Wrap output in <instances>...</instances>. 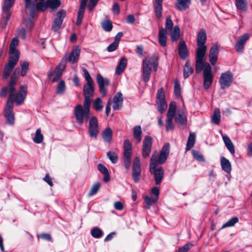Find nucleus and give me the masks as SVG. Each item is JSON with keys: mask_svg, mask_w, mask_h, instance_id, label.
Instances as JSON below:
<instances>
[{"mask_svg": "<svg viewBox=\"0 0 252 252\" xmlns=\"http://www.w3.org/2000/svg\"><path fill=\"white\" fill-rule=\"evenodd\" d=\"M207 41V35L204 29H201L196 38L197 48L195 51V63H204L206 60L207 49L205 43Z\"/></svg>", "mask_w": 252, "mask_h": 252, "instance_id": "1", "label": "nucleus"}, {"mask_svg": "<svg viewBox=\"0 0 252 252\" xmlns=\"http://www.w3.org/2000/svg\"><path fill=\"white\" fill-rule=\"evenodd\" d=\"M91 104L84 102L83 106L81 104L77 105L74 108V114L76 121L82 125L84 121H87L91 116Z\"/></svg>", "mask_w": 252, "mask_h": 252, "instance_id": "2", "label": "nucleus"}, {"mask_svg": "<svg viewBox=\"0 0 252 252\" xmlns=\"http://www.w3.org/2000/svg\"><path fill=\"white\" fill-rule=\"evenodd\" d=\"M196 72L199 73L203 70V85L205 90H208L213 82V75L210 64H196Z\"/></svg>", "mask_w": 252, "mask_h": 252, "instance_id": "3", "label": "nucleus"}, {"mask_svg": "<svg viewBox=\"0 0 252 252\" xmlns=\"http://www.w3.org/2000/svg\"><path fill=\"white\" fill-rule=\"evenodd\" d=\"M157 158H158V153L157 152H155L151 158L150 171L152 174H154L156 184L157 185H159L164 176V170L162 167H159L156 169L157 166Z\"/></svg>", "mask_w": 252, "mask_h": 252, "instance_id": "4", "label": "nucleus"}, {"mask_svg": "<svg viewBox=\"0 0 252 252\" xmlns=\"http://www.w3.org/2000/svg\"><path fill=\"white\" fill-rule=\"evenodd\" d=\"M15 0H4L2 6V18L0 25L2 28H5L11 16L10 9L13 5Z\"/></svg>", "mask_w": 252, "mask_h": 252, "instance_id": "5", "label": "nucleus"}, {"mask_svg": "<svg viewBox=\"0 0 252 252\" xmlns=\"http://www.w3.org/2000/svg\"><path fill=\"white\" fill-rule=\"evenodd\" d=\"M20 69L16 68L14 71L13 74L10 78V80L8 84V90L9 92V96L7 102L14 103V96L15 91V85L17 83V78L19 75Z\"/></svg>", "mask_w": 252, "mask_h": 252, "instance_id": "6", "label": "nucleus"}, {"mask_svg": "<svg viewBox=\"0 0 252 252\" xmlns=\"http://www.w3.org/2000/svg\"><path fill=\"white\" fill-rule=\"evenodd\" d=\"M99 132V125L96 117H92L89 122L88 133L89 136L94 140L97 139Z\"/></svg>", "mask_w": 252, "mask_h": 252, "instance_id": "7", "label": "nucleus"}, {"mask_svg": "<svg viewBox=\"0 0 252 252\" xmlns=\"http://www.w3.org/2000/svg\"><path fill=\"white\" fill-rule=\"evenodd\" d=\"M175 109L176 103L174 102H171L167 114V118L166 120V131L172 130L174 129V125L173 122V119L175 115Z\"/></svg>", "mask_w": 252, "mask_h": 252, "instance_id": "8", "label": "nucleus"}, {"mask_svg": "<svg viewBox=\"0 0 252 252\" xmlns=\"http://www.w3.org/2000/svg\"><path fill=\"white\" fill-rule=\"evenodd\" d=\"M141 175V161L140 158L136 157L133 160L132 176L133 181L137 183L139 182Z\"/></svg>", "mask_w": 252, "mask_h": 252, "instance_id": "9", "label": "nucleus"}, {"mask_svg": "<svg viewBox=\"0 0 252 252\" xmlns=\"http://www.w3.org/2000/svg\"><path fill=\"white\" fill-rule=\"evenodd\" d=\"M233 81V74L229 71L222 73L219 80V83L222 89L229 88Z\"/></svg>", "mask_w": 252, "mask_h": 252, "instance_id": "10", "label": "nucleus"}, {"mask_svg": "<svg viewBox=\"0 0 252 252\" xmlns=\"http://www.w3.org/2000/svg\"><path fill=\"white\" fill-rule=\"evenodd\" d=\"M94 83H86L83 87L84 102L91 104L94 94Z\"/></svg>", "mask_w": 252, "mask_h": 252, "instance_id": "11", "label": "nucleus"}, {"mask_svg": "<svg viewBox=\"0 0 252 252\" xmlns=\"http://www.w3.org/2000/svg\"><path fill=\"white\" fill-rule=\"evenodd\" d=\"M65 68V64H59L54 71H50L48 73V78L51 79L52 82H57L61 78Z\"/></svg>", "mask_w": 252, "mask_h": 252, "instance_id": "12", "label": "nucleus"}, {"mask_svg": "<svg viewBox=\"0 0 252 252\" xmlns=\"http://www.w3.org/2000/svg\"><path fill=\"white\" fill-rule=\"evenodd\" d=\"M175 121L178 126H186L187 125V117L185 112L182 108L175 109Z\"/></svg>", "mask_w": 252, "mask_h": 252, "instance_id": "13", "label": "nucleus"}, {"mask_svg": "<svg viewBox=\"0 0 252 252\" xmlns=\"http://www.w3.org/2000/svg\"><path fill=\"white\" fill-rule=\"evenodd\" d=\"M14 107V103H6L4 109V116L6 119V124L9 125H12L15 122L14 114L12 112Z\"/></svg>", "mask_w": 252, "mask_h": 252, "instance_id": "14", "label": "nucleus"}, {"mask_svg": "<svg viewBox=\"0 0 252 252\" xmlns=\"http://www.w3.org/2000/svg\"><path fill=\"white\" fill-rule=\"evenodd\" d=\"M152 144V138L149 135H146L143 140L142 152V157L144 158H146L149 156L151 152Z\"/></svg>", "mask_w": 252, "mask_h": 252, "instance_id": "15", "label": "nucleus"}, {"mask_svg": "<svg viewBox=\"0 0 252 252\" xmlns=\"http://www.w3.org/2000/svg\"><path fill=\"white\" fill-rule=\"evenodd\" d=\"M96 80L100 94L103 96H105L107 94L105 87L109 85V80L106 78L103 77L100 74L96 75Z\"/></svg>", "mask_w": 252, "mask_h": 252, "instance_id": "16", "label": "nucleus"}, {"mask_svg": "<svg viewBox=\"0 0 252 252\" xmlns=\"http://www.w3.org/2000/svg\"><path fill=\"white\" fill-rule=\"evenodd\" d=\"M27 86L23 85L20 87L17 94H14V102L15 101L17 105L23 103L27 95Z\"/></svg>", "mask_w": 252, "mask_h": 252, "instance_id": "17", "label": "nucleus"}, {"mask_svg": "<svg viewBox=\"0 0 252 252\" xmlns=\"http://www.w3.org/2000/svg\"><path fill=\"white\" fill-rule=\"evenodd\" d=\"M80 53V49L79 47L76 46L73 48L70 54H66L64 59L65 61L75 63L78 62Z\"/></svg>", "mask_w": 252, "mask_h": 252, "instance_id": "18", "label": "nucleus"}, {"mask_svg": "<svg viewBox=\"0 0 252 252\" xmlns=\"http://www.w3.org/2000/svg\"><path fill=\"white\" fill-rule=\"evenodd\" d=\"M65 15L66 13L63 10H60L58 12L52 26V29L54 31H57L61 28Z\"/></svg>", "mask_w": 252, "mask_h": 252, "instance_id": "19", "label": "nucleus"}, {"mask_svg": "<svg viewBox=\"0 0 252 252\" xmlns=\"http://www.w3.org/2000/svg\"><path fill=\"white\" fill-rule=\"evenodd\" d=\"M250 38L248 33H245L239 37L236 42L235 47L237 52L242 53L244 50L245 44Z\"/></svg>", "mask_w": 252, "mask_h": 252, "instance_id": "20", "label": "nucleus"}, {"mask_svg": "<svg viewBox=\"0 0 252 252\" xmlns=\"http://www.w3.org/2000/svg\"><path fill=\"white\" fill-rule=\"evenodd\" d=\"M123 99L122 94L118 92L114 96L113 109L115 110H120L123 106Z\"/></svg>", "mask_w": 252, "mask_h": 252, "instance_id": "21", "label": "nucleus"}, {"mask_svg": "<svg viewBox=\"0 0 252 252\" xmlns=\"http://www.w3.org/2000/svg\"><path fill=\"white\" fill-rule=\"evenodd\" d=\"M178 51L180 57L182 59L185 60L187 58L188 55V51L187 45L184 41L182 40L179 42Z\"/></svg>", "mask_w": 252, "mask_h": 252, "instance_id": "22", "label": "nucleus"}, {"mask_svg": "<svg viewBox=\"0 0 252 252\" xmlns=\"http://www.w3.org/2000/svg\"><path fill=\"white\" fill-rule=\"evenodd\" d=\"M163 0H155L154 8L157 18L160 19L162 17Z\"/></svg>", "mask_w": 252, "mask_h": 252, "instance_id": "23", "label": "nucleus"}, {"mask_svg": "<svg viewBox=\"0 0 252 252\" xmlns=\"http://www.w3.org/2000/svg\"><path fill=\"white\" fill-rule=\"evenodd\" d=\"M219 54V48L217 45L212 46L209 51V58L211 63H216Z\"/></svg>", "mask_w": 252, "mask_h": 252, "instance_id": "24", "label": "nucleus"}, {"mask_svg": "<svg viewBox=\"0 0 252 252\" xmlns=\"http://www.w3.org/2000/svg\"><path fill=\"white\" fill-rule=\"evenodd\" d=\"M113 137L112 130L110 127L105 128L101 132V137L106 143H110Z\"/></svg>", "mask_w": 252, "mask_h": 252, "instance_id": "25", "label": "nucleus"}, {"mask_svg": "<svg viewBox=\"0 0 252 252\" xmlns=\"http://www.w3.org/2000/svg\"><path fill=\"white\" fill-rule=\"evenodd\" d=\"M153 64H143V77L145 82H148L150 78Z\"/></svg>", "mask_w": 252, "mask_h": 252, "instance_id": "26", "label": "nucleus"}, {"mask_svg": "<svg viewBox=\"0 0 252 252\" xmlns=\"http://www.w3.org/2000/svg\"><path fill=\"white\" fill-rule=\"evenodd\" d=\"M220 165L222 169L227 173L231 171V164L228 159L222 157L220 158Z\"/></svg>", "mask_w": 252, "mask_h": 252, "instance_id": "27", "label": "nucleus"}, {"mask_svg": "<svg viewBox=\"0 0 252 252\" xmlns=\"http://www.w3.org/2000/svg\"><path fill=\"white\" fill-rule=\"evenodd\" d=\"M142 128L140 126H136L133 127V135L136 143H139L142 140Z\"/></svg>", "mask_w": 252, "mask_h": 252, "instance_id": "28", "label": "nucleus"}, {"mask_svg": "<svg viewBox=\"0 0 252 252\" xmlns=\"http://www.w3.org/2000/svg\"><path fill=\"white\" fill-rule=\"evenodd\" d=\"M190 4V0H177L176 8L180 11L186 10Z\"/></svg>", "mask_w": 252, "mask_h": 252, "instance_id": "29", "label": "nucleus"}, {"mask_svg": "<svg viewBox=\"0 0 252 252\" xmlns=\"http://www.w3.org/2000/svg\"><path fill=\"white\" fill-rule=\"evenodd\" d=\"M166 30L162 28L159 30L158 33L159 43L161 46L165 47L166 45Z\"/></svg>", "mask_w": 252, "mask_h": 252, "instance_id": "30", "label": "nucleus"}, {"mask_svg": "<svg viewBox=\"0 0 252 252\" xmlns=\"http://www.w3.org/2000/svg\"><path fill=\"white\" fill-rule=\"evenodd\" d=\"M8 63H16L19 59L20 52L18 50H9Z\"/></svg>", "mask_w": 252, "mask_h": 252, "instance_id": "31", "label": "nucleus"}, {"mask_svg": "<svg viewBox=\"0 0 252 252\" xmlns=\"http://www.w3.org/2000/svg\"><path fill=\"white\" fill-rule=\"evenodd\" d=\"M170 36L172 41L177 40L180 36V30L178 26L174 27L173 31L171 32Z\"/></svg>", "mask_w": 252, "mask_h": 252, "instance_id": "32", "label": "nucleus"}, {"mask_svg": "<svg viewBox=\"0 0 252 252\" xmlns=\"http://www.w3.org/2000/svg\"><path fill=\"white\" fill-rule=\"evenodd\" d=\"M195 140V134L194 133H190L188 137V142L186 145V151L189 150L193 147Z\"/></svg>", "mask_w": 252, "mask_h": 252, "instance_id": "33", "label": "nucleus"}, {"mask_svg": "<svg viewBox=\"0 0 252 252\" xmlns=\"http://www.w3.org/2000/svg\"><path fill=\"white\" fill-rule=\"evenodd\" d=\"M124 155H132V145L128 139L124 140Z\"/></svg>", "mask_w": 252, "mask_h": 252, "instance_id": "34", "label": "nucleus"}, {"mask_svg": "<svg viewBox=\"0 0 252 252\" xmlns=\"http://www.w3.org/2000/svg\"><path fill=\"white\" fill-rule=\"evenodd\" d=\"M15 64H7L5 65L3 74V78L4 79H6L9 76L14 67Z\"/></svg>", "mask_w": 252, "mask_h": 252, "instance_id": "35", "label": "nucleus"}, {"mask_svg": "<svg viewBox=\"0 0 252 252\" xmlns=\"http://www.w3.org/2000/svg\"><path fill=\"white\" fill-rule=\"evenodd\" d=\"M220 112L219 108H216L212 117V121L214 124L218 125L220 122Z\"/></svg>", "mask_w": 252, "mask_h": 252, "instance_id": "36", "label": "nucleus"}, {"mask_svg": "<svg viewBox=\"0 0 252 252\" xmlns=\"http://www.w3.org/2000/svg\"><path fill=\"white\" fill-rule=\"evenodd\" d=\"M193 68L190 64H185L184 68V77L185 79L188 78L193 72Z\"/></svg>", "mask_w": 252, "mask_h": 252, "instance_id": "37", "label": "nucleus"}, {"mask_svg": "<svg viewBox=\"0 0 252 252\" xmlns=\"http://www.w3.org/2000/svg\"><path fill=\"white\" fill-rule=\"evenodd\" d=\"M43 140V136L41 132L40 129H36L34 137L33 138V140L34 143L37 144L41 143Z\"/></svg>", "mask_w": 252, "mask_h": 252, "instance_id": "38", "label": "nucleus"}, {"mask_svg": "<svg viewBox=\"0 0 252 252\" xmlns=\"http://www.w3.org/2000/svg\"><path fill=\"white\" fill-rule=\"evenodd\" d=\"M158 111L161 113L165 111L167 108L165 100L157 101Z\"/></svg>", "mask_w": 252, "mask_h": 252, "instance_id": "39", "label": "nucleus"}, {"mask_svg": "<svg viewBox=\"0 0 252 252\" xmlns=\"http://www.w3.org/2000/svg\"><path fill=\"white\" fill-rule=\"evenodd\" d=\"M93 104L94 108L97 111H101L103 108L102 101L99 97L96 98L93 101Z\"/></svg>", "mask_w": 252, "mask_h": 252, "instance_id": "40", "label": "nucleus"}, {"mask_svg": "<svg viewBox=\"0 0 252 252\" xmlns=\"http://www.w3.org/2000/svg\"><path fill=\"white\" fill-rule=\"evenodd\" d=\"M47 3L49 7L51 9H56L60 5V0H47Z\"/></svg>", "mask_w": 252, "mask_h": 252, "instance_id": "41", "label": "nucleus"}, {"mask_svg": "<svg viewBox=\"0 0 252 252\" xmlns=\"http://www.w3.org/2000/svg\"><path fill=\"white\" fill-rule=\"evenodd\" d=\"M102 28L106 32H110L112 29V24L110 20H106L101 23Z\"/></svg>", "mask_w": 252, "mask_h": 252, "instance_id": "42", "label": "nucleus"}, {"mask_svg": "<svg viewBox=\"0 0 252 252\" xmlns=\"http://www.w3.org/2000/svg\"><path fill=\"white\" fill-rule=\"evenodd\" d=\"M174 93L177 98L181 97V86L177 80L174 81Z\"/></svg>", "mask_w": 252, "mask_h": 252, "instance_id": "43", "label": "nucleus"}, {"mask_svg": "<svg viewBox=\"0 0 252 252\" xmlns=\"http://www.w3.org/2000/svg\"><path fill=\"white\" fill-rule=\"evenodd\" d=\"M237 8L242 11L247 9V4L245 0H235Z\"/></svg>", "mask_w": 252, "mask_h": 252, "instance_id": "44", "label": "nucleus"}, {"mask_svg": "<svg viewBox=\"0 0 252 252\" xmlns=\"http://www.w3.org/2000/svg\"><path fill=\"white\" fill-rule=\"evenodd\" d=\"M239 221L237 217H233L228 220L226 223L223 224L221 228H224L227 227L233 226L235 223L238 222Z\"/></svg>", "mask_w": 252, "mask_h": 252, "instance_id": "45", "label": "nucleus"}, {"mask_svg": "<svg viewBox=\"0 0 252 252\" xmlns=\"http://www.w3.org/2000/svg\"><path fill=\"white\" fill-rule=\"evenodd\" d=\"M191 153H192L193 157L196 160H197L199 161H201V162H203L205 161V159H204L202 154L199 151H197L195 150H193L191 151Z\"/></svg>", "mask_w": 252, "mask_h": 252, "instance_id": "46", "label": "nucleus"}, {"mask_svg": "<svg viewBox=\"0 0 252 252\" xmlns=\"http://www.w3.org/2000/svg\"><path fill=\"white\" fill-rule=\"evenodd\" d=\"M65 90V82L63 80L60 81L57 86V93L58 94H63Z\"/></svg>", "mask_w": 252, "mask_h": 252, "instance_id": "47", "label": "nucleus"}, {"mask_svg": "<svg viewBox=\"0 0 252 252\" xmlns=\"http://www.w3.org/2000/svg\"><path fill=\"white\" fill-rule=\"evenodd\" d=\"M157 198H151L148 196H146L145 197V202L146 203V208L150 209L152 204L157 203Z\"/></svg>", "mask_w": 252, "mask_h": 252, "instance_id": "48", "label": "nucleus"}, {"mask_svg": "<svg viewBox=\"0 0 252 252\" xmlns=\"http://www.w3.org/2000/svg\"><path fill=\"white\" fill-rule=\"evenodd\" d=\"M91 235L95 238H99L102 236V232L99 228L94 227L91 230Z\"/></svg>", "mask_w": 252, "mask_h": 252, "instance_id": "49", "label": "nucleus"}, {"mask_svg": "<svg viewBox=\"0 0 252 252\" xmlns=\"http://www.w3.org/2000/svg\"><path fill=\"white\" fill-rule=\"evenodd\" d=\"M124 161L125 166L126 169H128L130 166L131 162V156L132 155H124Z\"/></svg>", "mask_w": 252, "mask_h": 252, "instance_id": "50", "label": "nucleus"}, {"mask_svg": "<svg viewBox=\"0 0 252 252\" xmlns=\"http://www.w3.org/2000/svg\"><path fill=\"white\" fill-rule=\"evenodd\" d=\"M100 186V184L99 183H96L94 184L91 188L89 192L88 195L91 196L95 194L98 190Z\"/></svg>", "mask_w": 252, "mask_h": 252, "instance_id": "51", "label": "nucleus"}, {"mask_svg": "<svg viewBox=\"0 0 252 252\" xmlns=\"http://www.w3.org/2000/svg\"><path fill=\"white\" fill-rule=\"evenodd\" d=\"M18 44H19V39H18V37H14L12 39L11 42L10 43L9 50H11V51L18 50L16 49V47H17V45H18Z\"/></svg>", "mask_w": 252, "mask_h": 252, "instance_id": "52", "label": "nucleus"}, {"mask_svg": "<svg viewBox=\"0 0 252 252\" xmlns=\"http://www.w3.org/2000/svg\"><path fill=\"white\" fill-rule=\"evenodd\" d=\"M107 155L113 163H115L118 160V156L114 152H109L107 153Z\"/></svg>", "mask_w": 252, "mask_h": 252, "instance_id": "53", "label": "nucleus"}, {"mask_svg": "<svg viewBox=\"0 0 252 252\" xmlns=\"http://www.w3.org/2000/svg\"><path fill=\"white\" fill-rule=\"evenodd\" d=\"M165 100V94L164 92L163 88H160L158 90L157 94V101L158 100Z\"/></svg>", "mask_w": 252, "mask_h": 252, "instance_id": "54", "label": "nucleus"}, {"mask_svg": "<svg viewBox=\"0 0 252 252\" xmlns=\"http://www.w3.org/2000/svg\"><path fill=\"white\" fill-rule=\"evenodd\" d=\"M48 7V6L47 3V1L46 2L40 1L38 2L36 5L37 9L40 11H44Z\"/></svg>", "mask_w": 252, "mask_h": 252, "instance_id": "55", "label": "nucleus"}, {"mask_svg": "<svg viewBox=\"0 0 252 252\" xmlns=\"http://www.w3.org/2000/svg\"><path fill=\"white\" fill-rule=\"evenodd\" d=\"M173 23L171 19L170 16L167 17L166 20L165 27L166 30L167 31H171L173 28Z\"/></svg>", "mask_w": 252, "mask_h": 252, "instance_id": "56", "label": "nucleus"}, {"mask_svg": "<svg viewBox=\"0 0 252 252\" xmlns=\"http://www.w3.org/2000/svg\"><path fill=\"white\" fill-rule=\"evenodd\" d=\"M18 68H19V67ZM19 69L20 68H19ZM28 69L29 64H21V68L20 69L19 74L20 73L22 76H24L26 74Z\"/></svg>", "mask_w": 252, "mask_h": 252, "instance_id": "57", "label": "nucleus"}, {"mask_svg": "<svg viewBox=\"0 0 252 252\" xmlns=\"http://www.w3.org/2000/svg\"><path fill=\"white\" fill-rule=\"evenodd\" d=\"M168 157V156L160 153L158 159V158H157V164H161L164 163L166 161Z\"/></svg>", "mask_w": 252, "mask_h": 252, "instance_id": "58", "label": "nucleus"}, {"mask_svg": "<svg viewBox=\"0 0 252 252\" xmlns=\"http://www.w3.org/2000/svg\"><path fill=\"white\" fill-rule=\"evenodd\" d=\"M169 149H170L169 144L166 143L162 147L160 153L168 156L169 154Z\"/></svg>", "mask_w": 252, "mask_h": 252, "instance_id": "59", "label": "nucleus"}, {"mask_svg": "<svg viewBox=\"0 0 252 252\" xmlns=\"http://www.w3.org/2000/svg\"><path fill=\"white\" fill-rule=\"evenodd\" d=\"M158 55L154 54L151 57H148L146 59V60L147 61L148 63H156L158 61Z\"/></svg>", "mask_w": 252, "mask_h": 252, "instance_id": "60", "label": "nucleus"}, {"mask_svg": "<svg viewBox=\"0 0 252 252\" xmlns=\"http://www.w3.org/2000/svg\"><path fill=\"white\" fill-rule=\"evenodd\" d=\"M119 44L115 41L110 44L107 48V50L109 52L114 51L118 47Z\"/></svg>", "mask_w": 252, "mask_h": 252, "instance_id": "61", "label": "nucleus"}, {"mask_svg": "<svg viewBox=\"0 0 252 252\" xmlns=\"http://www.w3.org/2000/svg\"><path fill=\"white\" fill-rule=\"evenodd\" d=\"M126 64H118L116 69V73L117 74H121L126 66Z\"/></svg>", "mask_w": 252, "mask_h": 252, "instance_id": "62", "label": "nucleus"}, {"mask_svg": "<svg viewBox=\"0 0 252 252\" xmlns=\"http://www.w3.org/2000/svg\"><path fill=\"white\" fill-rule=\"evenodd\" d=\"M98 1V0H90L88 6V9L90 11H92L93 10L94 7L95 6Z\"/></svg>", "mask_w": 252, "mask_h": 252, "instance_id": "63", "label": "nucleus"}, {"mask_svg": "<svg viewBox=\"0 0 252 252\" xmlns=\"http://www.w3.org/2000/svg\"><path fill=\"white\" fill-rule=\"evenodd\" d=\"M192 244L190 243L186 244L183 247L179 248L178 251L179 252H186L189 250L192 247Z\"/></svg>", "mask_w": 252, "mask_h": 252, "instance_id": "64", "label": "nucleus"}]
</instances>
